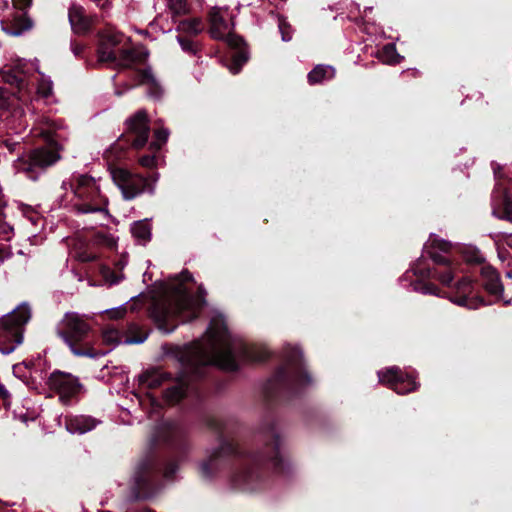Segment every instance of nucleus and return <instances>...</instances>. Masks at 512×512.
Returning <instances> with one entry per match:
<instances>
[{
    "label": "nucleus",
    "mask_w": 512,
    "mask_h": 512,
    "mask_svg": "<svg viewBox=\"0 0 512 512\" xmlns=\"http://www.w3.org/2000/svg\"><path fill=\"white\" fill-rule=\"evenodd\" d=\"M264 354H256L240 338L232 336L222 315H216L210 322L205 336L193 344L191 363L193 365H216L227 371L238 368L240 361H263Z\"/></svg>",
    "instance_id": "f257e3e1"
},
{
    "label": "nucleus",
    "mask_w": 512,
    "mask_h": 512,
    "mask_svg": "<svg viewBox=\"0 0 512 512\" xmlns=\"http://www.w3.org/2000/svg\"><path fill=\"white\" fill-rule=\"evenodd\" d=\"M175 279L177 283L170 285L172 298L168 302L156 304L152 310V317L165 333H170L176 328L175 320L185 323L196 318L205 304L206 292L202 287H199L196 296H191L185 287V283L192 280V275L188 271L181 272Z\"/></svg>",
    "instance_id": "f03ea898"
},
{
    "label": "nucleus",
    "mask_w": 512,
    "mask_h": 512,
    "mask_svg": "<svg viewBox=\"0 0 512 512\" xmlns=\"http://www.w3.org/2000/svg\"><path fill=\"white\" fill-rule=\"evenodd\" d=\"M425 248L435 267L433 269L426 268L424 261L419 260L412 268L414 275L420 278L437 279L442 285L448 287H452L455 276L460 272V264L451 257L439 254L434 249L444 253L456 250L462 254L464 260L468 263H481L484 261L482 253L475 246L452 244L436 237H430Z\"/></svg>",
    "instance_id": "7ed1b4c3"
},
{
    "label": "nucleus",
    "mask_w": 512,
    "mask_h": 512,
    "mask_svg": "<svg viewBox=\"0 0 512 512\" xmlns=\"http://www.w3.org/2000/svg\"><path fill=\"white\" fill-rule=\"evenodd\" d=\"M56 333L76 356L97 358L106 353L96 351L92 345V327L86 315L67 312L56 326Z\"/></svg>",
    "instance_id": "20e7f679"
},
{
    "label": "nucleus",
    "mask_w": 512,
    "mask_h": 512,
    "mask_svg": "<svg viewBox=\"0 0 512 512\" xmlns=\"http://www.w3.org/2000/svg\"><path fill=\"white\" fill-rule=\"evenodd\" d=\"M54 133L55 124L47 120V128L35 135L44 137L49 143V146L36 148L27 156L19 157L14 162L15 170L24 173L31 180H37L48 167L58 162L61 156L56 143L58 135Z\"/></svg>",
    "instance_id": "39448f33"
},
{
    "label": "nucleus",
    "mask_w": 512,
    "mask_h": 512,
    "mask_svg": "<svg viewBox=\"0 0 512 512\" xmlns=\"http://www.w3.org/2000/svg\"><path fill=\"white\" fill-rule=\"evenodd\" d=\"M69 186L73 192V208L81 214L103 213L108 215L107 198L101 193L98 181L88 175H78L75 183L63 182L62 187Z\"/></svg>",
    "instance_id": "423d86ee"
},
{
    "label": "nucleus",
    "mask_w": 512,
    "mask_h": 512,
    "mask_svg": "<svg viewBox=\"0 0 512 512\" xmlns=\"http://www.w3.org/2000/svg\"><path fill=\"white\" fill-rule=\"evenodd\" d=\"M30 318V307L22 303L0 319V353L10 354L22 343L23 327Z\"/></svg>",
    "instance_id": "0eeeda50"
},
{
    "label": "nucleus",
    "mask_w": 512,
    "mask_h": 512,
    "mask_svg": "<svg viewBox=\"0 0 512 512\" xmlns=\"http://www.w3.org/2000/svg\"><path fill=\"white\" fill-rule=\"evenodd\" d=\"M242 457V452L232 442L222 441L220 445L213 449L199 464V472L203 478L210 479L215 476L223 465L231 458Z\"/></svg>",
    "instance_id": "6e6552de"
},
{
    "label": "nucleus",
    "mask_w": 512,
    "mask_h": 512,
    "mask_svg": "<svg viewBox=\"0 0 512 512\" xmlns=\"http://www.w3.org/2000/svg\"><path fill=\"white\" fill-rule=\"evenodd\" d=\"M111 176L126 200H132L145 191L151 194L154 192V186L147 178L132 174L126 169L115 168L111 170Z\"/></svg>",
    "instance_id": "1a4fd4ad"
},
{
    "label": "nucleus",
    "mask_w": 512,
    "mask_h": 512,
    "mask_svg": "<svg viewBox=\"0 0 512 512\" xmlns=\"http://www.w3.org/2000/svg\"><path fill=\"white\" fill-rule=\"evenodd\" d=\"M155 463L152 458L142 460L133 474L131 487L133 499H148L155 495L153 471Z\"/></svg>",
    "instance_id": "9d476101"
},
{
    "label": "nucleus",
    "mask_w": 512,
    "mask_h": 512,
    "mask_svg": "<svg viewBox=\"0 0 512 512\" xmlns=\"http://www.w3.org/2000/svg\"><path fill=\"white\" fill-rule=\"evenodd\" d=\"M285 366L279 371L281 379H287L297 386H305L312 383L310 375L302 364V353L298 347H288L285 351Z\"/></svg>",
    "instance_id": "9b49d317"
},
{
    "label": "nucleus",
    "mask_w": 512,
    "mask_h": 512,
    "mask_svg": "<svg viewBox=\"0 0 512 512\" xmlns=\"http://www.w3.org/2000/svg\"><path fill=\"white\" fill-rule=\"evenodd\" d=\"M227 14V8L213 7L211 9L209 33L214 39L225 40L230 46L240 48L242 39L231 33L233 24L227 19Z\"/></svg>",
    "instance_id": "f8f14e48"
},
{
    "label": "nucleus",
    "mask_w": 512,
    "mask_h": 512,
    "mask_svg": "<svg viewBox=\"0 0 512 512\" xmlns=\"http://www.w3.org/2000/svg\"><path fill=\"white\" fill-rule=\"evenodd\" d=\"M229 485L235 491L253 493L262 489L263 480L257 471L242 464L230 475Z\"/></svg>",
    "instance_id": "ddd939ff"
},
{
    "label": "nucleus",
    "mask_w": 512,
    "mask_h": 512,
    "mask_svg": "<svg viewBox=\"0 0 512 512\" xmlns=\"http://www.w3.org/2000/svg\"><path fill=\"white\" fill-rule=\"evenodd\" d=\"M271 445L266 448L265 452H261L253 457L252 463L256 466L268 464L276 471L285 468L287 462L282 450V442L280 436L274 429L271 430Z\"/></svg>",
    "instance_id": "4468645a"
},
{
    "label": "nucleus",
    "mask_w": 512,
    "mask_h": 512,
    "mask_svg": "<svg viewBox=\"0 0 512 512\" xmlns=\"http://www.w3.org/2000/svg\"><path fill=\"white\" fill-rule=\"evenodd\" d=\"M379 382L388 385L398 394H406L417 388L414 378L405 374L398 367H390L378 372Z\"/></svg>",
    "instance_id": "2eb2a0df"
},
{
    "label": "nucleus",
    "mask_w": 512,
    "mask_h": 512,
    "mask_svg": "<svg viewBox=\"0 0 512 512\" xmlns=\"http://www.w3.org/2000/svg\"><path fill=\"white\" fill-rule=\"evenodd\" d=\"M48 385L59 394L62 402H66L81 389V384L76 377L61 371H55L50 375Z\"/></svg>",
    "instance_id": "dca6fc26"
},
{
    "label": "nucleus",
    "mask_w": 512,
    "mask_h": 512,
    "mask_svg": "<svg viewBox=\"0 0 512 512\" xmlns=\"http://www.w3.org/2000/svg\"><path fill=\"white\" fill-rule=\"evenodd\" d=\"M97 60L115 67H129L135 60V54L130 49H115L101 42L97 50Z\"/></svg>",
    "instance_id": "f3484780"
},
{
    "label": "nucleus",
    "mask_w": 512,
    "mask_h": 512,
    "mask_svg": "<svg viewBox=\"0 0 512 512\" xmlns=\"http://www.w3.org/2000/svg\"><path fill=\"white\" fill-rule=\"evenodd\" d=\"M127 127L130 133L131 145L135 149L142 148L148 140L150 129L148 117L145 111H138L127 120Z\"/></svg>",
    "instance_id": "a211bd4d"
},
{
    "label": "nucleus",
    "mask_w": 512,
    "mask_h": 512,
    "mask_svg": "<svg viewBox=\"0 0 512 512\" xmlns=\"http://www.w3.org/2000/svg\"><path fill=\"white\" fill-rule=\"evenodd\" d=\"M456 295L450 298L451 302L468 309H477L484 304L483 300L473 295L474 285L468 277H463L455 285Z\"/></svg>",
    "instance_id": "6ab92c4d"
},
{
    "label": "nucleus",
    "mask_w": 512,
    "mask_h": 512,
    "mask_svg": "<svg viewBox=\"0 0 512 512\" xmlns=\"http://www.w3.org/2000/svg\"><path fill=\"white\" fill-rule=\"evenodd\" d=\"M65 426L71 434H84L93 430L99 421L87 415H67L65 416Z\"/></svg>",
    "instance_id": "aec40b11"
},
{
    "label": "nucleus",
    "mask_w": 512,
    "mask_h": 512,
    "mask_svg": "<svg viewBox=\"0 0 512 512\" xmlns=\"http://www.w3.org/2000/svg\"><path fill=\"white\" fill-rule=\"evenodd\" d=\"M147 333L141 332L138 336L132 337L123 335L117 328L108 327L103 331V341L110 345L118 344H141L147 339Z\"/></svg>",
    "instance_id": "412c9836"
},
{
    "label": "nucleus",
    "mask_w": 512,
    "mask_h": 512,
    "mask_svg": "<svg viewBox=\"0 0 512 512\" xmlns=\"http://www.w3.org/2000/svg\"><path fill=\"white\" fill-rule=\"evenodd\" d=\"M69 22L74 32L85 33L91 26V20L85 15V11L82 6L72 4L69 8Z\"/></svg>",
    "instance_id": "4be33fe9"
},
{
    "label": "nucleus",
    "mask_w": 512,
    "mask_h": 512,
    "mask_svg": "<svg viewBox=\"0 0 512 512\" xmlns=\"http://www.w3.org/2000/svg\"><path fill=\"white\" fill-rule=\"evenodd\" d=\"M27 65V62L20 60L13 67L6 68L3 71L4 80L11 85L22 88L26 82L25 67Z\"/></svg>",
    "instance_id": "5701e85b"
},
{
    "label": "nucleus",
    "mask_w": 512,
    "mask_h": 512,
    "mask_svg": "<svg viewBox=\"0 0 512 512\" xmlns=\"http://www.w3.org/2000/svg\"><path fill=\"white\" fill-rule=\"evenodd\" d=\"M0 112L1 116L12 113L21 115L20 99L12 92L0 88Z\"/></svg>",
    "instance_id": "b1692460"
},
{
    "label": "nucleus",
    "mask_w": 512,
    "mask_h": 512,
    "mask_svg": "<svg viewBox=\"0 0 512 512\" xmlns=\"http://www.w3.org/2000/svg\"><path fill=\"white\" fill-rule=\"evenodd\" d=\"M481 274L486 290L491 294L500 295L503 291V287L496 270L490 266H485L482 268Z\"/></svg>",
    "instance_id": "393cba45"
},
{
    "label": "nucleus",
    "mask_w": 512,
    "mask_h": 512,
    "mask_svg": "<svg viewBox=\"0 0 512 512\" xmlns=\"http://www.w3.org/2000/svg\"><path fill=\"white\" fill-rule=\"evenodd\" d=\"M33 22L25 12H18L12 19L7 32L13 36H20L32 28Z\"/></svg>",
    "instance_id": "a878e982"
},
{
    "label": "nucleus",
    "mask_w": 512,
    "mask_h": 512,
    "mask_svg": "<svg viewBox=\"0 0 512 512\" xmlns=\"http://www.w3.org/2000/svg\"><path fill=\"white\" fill-rule=\"evenodd\" d=\"M165 379V374L159 370H148L138 377L139 385L148 389L159 387Z\"/></svg>",
    "instance_id": "bb28decb"
},
{
    "label": "nucleus",
    "mask_w": 512,
    "mask_h": 512,
    "mask_svg": "<svg viewBox=\"0 0 512 512\" xmlns=\"http://www.w3.org/2000/svg\"><path fill=\"white\" fill-rule=\"evenodd\" d=\"M335 75V70L331 66L317 65L308 74V81L310 84L321 83L324 80L332 79Z\"/></svg>",
    "instance_id": "cd10ccee"
},
{
    "label": "nucleus",
    "mask_w": 512,
    "mask_h": 512,
    "mask_svg": "<svg viewBox=\"0 0 512 512\" xmlns=\"http://www.w3.org/2000/svg\"><path fill=\"white\" fill-rule=\"evenodd\" d=\"M133 237L140 243H146L151 237V227L146 220L136 221L131 225Z\"/></svg>",
    "instance_id": "c85d7f7f"
},
{
    "label": "nucleus",
    "mask_w": 512,
    "mask_h": 512,
    "mask_svg": "<svg viewBox=\"0 0 512 512\" xmlns=\"http://www.w3.org/2000/svg\"><path fill=\"white\" fill-rule=\"evenodd\" d=\"M204 29L203 22L200 18H191L183 20L178 25V31L187 35H197Z\"/></svg>",
    "instance_id": "c756f323"
},
{
    "label": "nucleus",
    "mask_w": 512,
    "mask_h": 512,
    "mask_svg": "<svg viewBox=\"0 0 512 512\" xmlns=\"http://www.w3.org/2000/svg\"><path fill=\"white\" fill-rule=\"evenodd\" d=\"M128 41V38L122 34L121 32L114 31V30H108L105 33L102 34L101 42L103 44H106L107 46H110L112 48L122 46L125 42Z\"/></svg>",
    "instance_id": "7c9ffc66"
},
{
    "label": "nucleus",
    "mask_w": 512,
    "mask_h": 512,
    "mask_svg": "<svg viewBox=\"0 0 512 512\" xmlns=\"http://www.w3.org/2000/svg\"><path fill=\"white\" fill-rule=\"evenodd\" d=\"M378 57L383 63L397 64L401 61L402 57L397 53L394 44L385 45L379 52Z\"/></svg>",
    "instance_id": "2f4dec72"
},
{
    "label": "nucleus",
    "mask_w": 512,
    "mask_h": 512,
    "mask_svg": "<svg viewBox=\"0 0 512 512\" xmlns=\"http://www.w3.org/2000/svg\"><path fill=\"white\" fill-rule=\"evenodd\" d=\"M248 54L244 49L235 51L232 55V61L228 65V69L232 74H237L242 66L247 62Z\"/></svg>",
    "instance_id": "473e14b6"
},
{
    "label": "nucleus",
    "mask_w": 512,
    "mask_h": 512,
    "mask_svg": "<svg viewBox=\"0 0 512 512\" xmlns=\"http://www.w3.org/2000/svg\"><path fill=\"white\" fill-rule=\"evenodd\" d=\"M169 130L166 128L156 129L154 132L155 140L149 145V149L152 151H158L168 140Z\"/></svg>",
    "instance_id": "72a5a7b5"
},
{
    "label": "nucleus",
    "mask_w": 512,
    "mask_h": 512,
    "mask_svg": "<svg viewBox=\"0 0 512 512\" xmlns=\"http://www.w3.org/2000/svg\"><path fill=\"white\" fill-rule=\"evenodd\" d=\"M95 243L113 249L117 245V238L108 232L99 231L94 236Z\"/></svg>",
    "instance_id": "f704fd0d"
},
{
    "label": "nucleus",
    "mask_w": 512,
    "mask_h": 512,
    "mask_svg": "<svg viewBox=\"0 0 512 512\" xmlns=\"http://www.w3.org/2000/svg\"><path fill=\"white\" fill-rule=\"evenodd\" d=\"M185 393L184 387L180 384L168 388L164 393L165 401L174 404L183 398Z\"/></svg>",
    "instance_id": "c9c22d12"
},
{
    "label": "nucleus",
    "mask_w": 512,
    "mask_h": 512,
    "mask_svg": "<svg viewBox=\"0 0 512 512\" xmlns=\"http://www.w3.org/2000/svg\"><path fill=\"white\" fill-rule=\"evenodd\" d=\"M40 78L37 80V92L40 96L47 98L52 94L53 83L49 77L39 73Z\"/></svg>",
    "instance_id": "e433bc0d"
},
{
    "label": "nucleus",
    "mask_w": 512,
    "mask_h": 512,
    "mask_svg": "<svg viewBox=\"0 0 512 512\" xmlns=\"http://www.w3.org/2000/svg\"><path fill=\"white\" fill-rule=\"evenodd\" d=\"M167 7L173 15H184L188 12L185 0H167Z\"/></svg>",
    "instance_id": "4c0bfd02"
},
{
    "label": "nucleus",
    "mask_w": 512,
    "mask_h": 512,
    "mask_svg": "<svg viewBox=\"0 0 512 512\" xmlns=\"http://www.w3.org/2000/svg\"><path fill=\"white\" fill-rule=\"evenodd\" d=\"M177 41L180 44L182 50L188 54L195 55L198 51L197 43L184 36H178Z\"/></svg>",
    "instance_id": "58836bf2"
},
{
    "label": "nucleus",
    "mask_w": 512,
    "mask_h": 512,
    "mask_svg": "<svg viewBox=\"0 0 512 512\" xmlns=\"http://www.w3.org/2000/svg\"><path fill=\"white\" fill-rule=\"evenodd\" d=\"M413 289L422 294L438 295L439 292V289L434 284L423 282H415L413 284Z\"/></svg>",
    "instance_id": "ea45409f"
},
{
    "label": "nucleus",
    "mask_w": 512,
    "mask_h": 512,
    "mask_svg": "<svg viewBox=\"0 0 512 512\" xmlns=\"http://www.w3.org/2000/svg\"><path fill=\"white\" fill-rule=\"evenodd\" d=\"M101 273L105 282L108 283L109 285L118 284L123 279V274H116L109 268H103Z\"/></svg>",
    "instance_id": "a19ab883"
},
{
    "label": "nucleus",
    "mask_w": 512,
    "mask_h": 512,
    "mask_svg": "<svg viewBox=\"0 0 512 512\" xmlns=\"http://www.w3.org/2000/svg\"><path fill=\"white\" fill-rule=\"evenodd\" d=\"M493 204L501 205L506 213L512 212V199L508 196L506 191H503L500 195V202L496 203V195H493Z\"/></svg>",
    "instance_id": "79ce46f5"
},
{
    "label": "nucleus",
    "mask_w": 512,
    "mask_h": 512,
    "mask_svg": "<svg viewBox=\"0 0 512 512\" xmlns=\"http://www.w3.org/2000/svg\"><path fill=\"white\" fill-rule=\"evenodd\" d=\"M13 235V228L8 223L0 220V241H9Z\"/></svg>",
    "instance_id": "37998d69"
},
{
    "label": "nucleus",
    "mask_w": 512,
    "mask_h": 512,
    "mask_svg": "<svg viewBox=\"0 0 512 512\" xmlns=\"http://www.w3.org/2000/svg\"><path fill=\"white\" fill-rule=\"evenodd\" d=\"M278 27L281 33V38L284 42H288L292 39L289 24L282 18L278 19Z\"/></svg>",
    "instance_id": "c03bdc74"
},
{
    "label": "nucleus",
    "mask_w": 512,
    "mask_h": 512,
    "mask_svg": "<svg viewBox=\"0 0 512 512\" xmlns=\"http://www.w3.org/2000/svg\"><path fill=\"white\" fill-rule=\"evenodd\" d=\"M178 434V428L175 425H167L163 427L161 438L165 442H170L172 437Z\"/></svg>",
    "instance_id": "a18cd8bd"
},
{
    "label": "nucleus",
    "mask_w": 512,
    "mask_h": 512,
    "mask_svg": "<svg viewBox=\"0 0 512 512\" xmlns=\"http://www.w3.org/2000/svg\"><path fill=\"white\" fill-rule=\"evenodd\" d=\"M140 82L142 84H150L153 87L157 88L156 79L150 69H146L141 73Z\"/></svg>",
    "instance_id": "49530a36"
},
{
    "label": "nucleus",
    "mask_w": 512,
    "mask_h": 512,
    "mask_svg": "<svg viewBox=\"0 0 512 512\" xmlns=\"http://www.w3.org/2000/svg\"><path fill=\"white\" fill-rule=\"evenodd\" d=\"M126 310L127 308L125 305H120L119 307L107 309L105 312L109 315L110 318L119 319L124 316Z\"/></svg>",
    "instance_id": "de8ad7c7"
},
{
    "label": "nucleus",
    "mask_w": 512,
    "mask_h": 512,
    "mask_svg": "<svg viewBox=\"0 0 512 512\" xmlns=\"http://www.w3.org/2000/svg\"><path fill=\"white\" fill-rule=\"evenodd\" d=\"M177 470H178V465L175 462L168 463L164 470V477L166 479H171Z\"/></svg>",
    "instance_id": "09e8293b"
},
{
    "label": "nucleus",
    "mask_w": 512,
    "mask_h": 512,
    "mask_svg": "<svg viewBox=\"0 0 512 512\" xmlns=\"http://www.w3.org/2000/svg\"><path fill=\"white\" fill-rule=\"evenodd\" d=\"M155 156L145 155L139 159V163L146 168H151L155 165Z\"/></svg>",
    "instance_id": "8fccbe9b"
},
{
    "label": "nucleus",
    "mask_w": 512,
    "mask_h": 512,
    "mask_svg": "<svg viewBox=\"0 0 512 512\" xmlns=\"http://www.w3.org/2000/svg\"><path fill=\"white\" fill-rule=\"evenodd\" d=\"M15 7H17L20 11L23 12L24 9L29 7L32 3V0H12Z\"/></svg>",
    "instance_id": "3c124183"
},
{
    "label": "nucleus",
    "mask_w": 512,
    "mask_h": 512,
    "mask_svg": "<svg viewBox=\"0 0 512 512\" xmlns=\"http://www.w3.org/2000/svg\"><path fill=\"white\" fill-rule=\"evenodd\" d=\"M0 398L4 402H8V400L10 399V393L2 383H0Z\"/></svg>",
    "instance_id": "603ef678"
},
{
    "label": "nucleus",
    "mask_w": 512,
    "mask_h": 512,
    "mask_svg": "<svg viewBox=\"0 0 512 512\" xmlns=\"http://www.w3.org/2000/svg\"><path fill=\"white\" fill-rule=\"evenodd\" d=\"M11 257V251L8 248L0 249V264L3 263L6 259Z\"/></svg>",
    "instance_id": "864d4df0"
},
{
    "label": "nucleus",
    "mask_w": 512,
    "mask_h": 512,
    "mask_svg": "<svg viewBox=\"0 0 512 512\" xmlns=\"http://www.w3.org/2000/svg\"><path fill=\"white\" fill-rule=\"evenodd\" d=\"M83 49H84V47L81 44H78V43L72 44V51H73L75 56H80V54L82 53Z\"/></svg>",
    "instance_id": "5fc2aeb1"
},
{
    "label": "nucleus",
    "mask_w": 512,
    "mask_h": 512,
    "mask_svg": "<svg viewBox=\"0 0 512 512\" xmlns=\"http://www.w3.org/2000/svg\"><path fill=\"white\" fill-rule=\"evenodd\" d=\"M22 365L21 364H16L13 366V373L15 376H20V373H21V370H22Z\"/></svg>",
    "instance_id": "6e6d98bb"
},
{
    "label": "nucleus",
    "mask_w": 512,
    "mask_h": 512,
    "mask_svg": "<svg viewBox=\"0 0 512 512\" xmlns=\"http://www.w3.org/2000/svg\"><path fill=\"white\" fill-rule=\"evenodd\" d=\"M137 330H138V326H137L136 324H131V325L129 326V330H128V331H129L130 333H134V332H135V331H137Z\"/></svg>",
    "instance_id": "4d7b16f0"
},
{
    "label": "nucleus",
    "mask_w": 512,
    "mask_h": 512,
    "mask_svg": "<svg viewBox=\"0 0 512 512\" xmlns=\"http://www.w3.org/2000/svg\"><path fill=\"white\" fill-rule=\"evenodd\" d=\"M5 144H6V146H7L9 149H11V150L13 149V148H12V143H10L8 140H6V141H5Z\"/></svg>",
    "instance_id": "13d9d810"
},
{
    "label": "nucleus",
    "mask_w": 512,
    "mask_h": 512,
    "mask_svg": "<svg viewBox=\"0 0 512 512\" xmlns=\"http://www.w3.org/2000/svg\"><path fill=\"white\" fill-rule=\"evenodd\" d=\"M150 401H151V403H152V404H154L156 400H155L154 398H152V397H151V398H150Z\"/></svg>",
    "instance_id": "bf43d9fd"
}]
</instances>
